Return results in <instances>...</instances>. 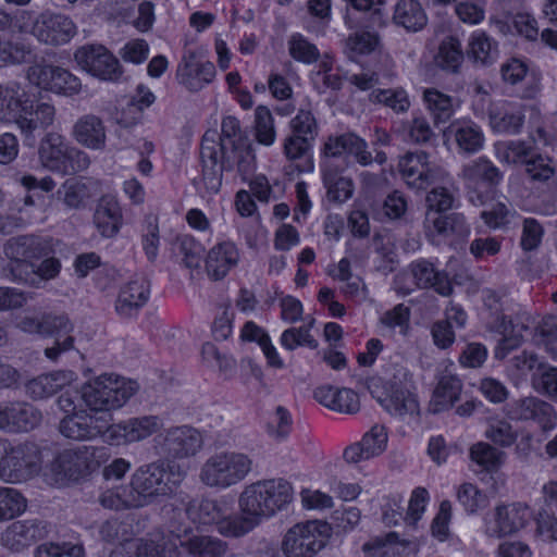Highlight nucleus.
<instances>
[{
  "instance_id": "nucleus-42",
  "label": "nucleus",
  "mask_w": 557,
  "mask_h": 557,
  "mask_svg": "<svg viewBox=\"0 0 557 557\" xmlns=\"http://www.w3.org/2000/svg\"><path fill=\"white\" fill-rule=\"evenodd\" d=\"M422 99L435 125L446 123L455 112L454 98L435 88H425Z\"/></svg>"
},
{
  "instance_id": "nucleus-7",
  "label": "nucleus",
  "mask_w": 557,
  "mask_h": 557,
  "mask_svg": "<svg viewBox=\"0 0 557 557\" xmlns=\"http://www.w3.org/2000/svg\"><path fill=\"white\" fill-rule=\"evenodd\" d=\"M0 479L8 483L26 481L39 469L38 451L34 444L21 443L12 446L0 438Z\"/></svg>"
},
{
  "instance_id": "nucleus-25",
  "label": "nucleus",
  "mask_w": 557,
  "mask_h": 557,
  "mask_svg": "<svg viewBox=\"0 0 557 557\" xmlns=\"http://www.w3.org/2000/svg\"><path fill=\"white\" fill-rule=\"evenodd\" d=\"M524 367L532 388L542 395L557 397V367L537 356L524 355Z\"/></svg>"
},
{
  "instance_id": "nucleus-47",
  "label": "nucleus",
  "mask_w": 557,
  "mask_h": 557,
  "mask_svg": "<svg viewBox=\"0 0 557 557\" xmlns=\"http://www.w3.org/2000/svg\"><path fill=\"white\" fill-rule=\"evenodd\" d=\"M181 546L187 548L194 557H222L227 550V544L212 536H193L181 541Z\"/></svg>"
},
{
  "instance_id": "nucleus-27",
  "label": "nucleus",
  "mask_w": 557,
  "mask_h": 557,
  "mask_svg": "<svg viewBox=\"0 0 557 557\" xmlns=\"http://www.w3.org/2000/svg\"><path fill=\"white\" fill-rule=\"evenodd\" d=\"M431 0H398L394 7L392 21L408 33L422 30L428 24L425 7Z\"/></svg>"
},
{
  "instance_id": "nucleus-8",
  "label": "nucleus",
  "mask_w": 557,
  "mask_h": 557,
  "mask_svg": "<svg viewBox=\"0 0 557 557\" xmlns=\"http://www.w3.org/2000/svg\"><path fill=\"white\" fill-rule=\"evenodd\" d=\"M153 442L157 453L170 463L196 456L203 446L201 433L190 425L168 428Z\"/></svg>"
},
{
  "instance_id": "nucleus-17",
  "label": "nucleus",
  "mask_w": 557,
  "mask_h": 557,
  "mask_svg": "<svg viewBox=\"0 0 557 557\" xmlns=\"http://www.w3.org/2000/svg\"><path fill=\"white\" fill-rule=\"evenodd\" d=\"M363 147V139L355 134L346 133L339 136H330L324 144L322 152L323 174H338L345 170L346 158L350 151H359Z\"/></svg>"
},
{
  "instance_id": "nucleus-56",
  "label": "nucleus",
  "mask_w": 557,
  "mask_h": 557,
  "mask_svg": "<svg viewBox=\"0 0 557 557\" xmlns=\"http://www.w3.org/2000/svg\"><path fill=\"white\" fill-rule=\"evenodd\" d=\"M288 52L294 60L305 64L314 63L320 58L317 46L298 33L290 36Z\"/></svg>"
},
{
  "instance_id": "nucleus-20",
  "label": "nucleus",
  "mask_w": 557,
  "mask_h": 557,
  "mask_svg": "<svg viewBox=\"0 0 557 557\" xmlns=\"http://www.w3.org/2000/svg\"><path fill=\"white\" fill-rule=\"evenodd\" d=\"M1 430L8 432H28L41 422L39 410L26 403L0 404Z\"/></svg>"
},
{
  "instance_id": "nucleus-13",
  "label": "nucleus",
  "mask_w": 557,
  "mask_h": 557,
  "mask_svg": "<svg viewBox=\"0 0 557 557\" xmlns=\"http://www.w3.org/2000/svg\"><path fill=\"white\" fill-rule=\"evenodd\" d=\"M74 324L65 313H42V337H53L54 343L51 347L45 349V356L52 361L74 349L75 338L72 335Z\"/></svg>"
},
{
  "instance_id": "nucleus-14",
  "label": "nucleus",
  "mask_w": 557,
  "mask_h": 557,
  "mask_svg": "<svg viewBox=\"0 0 557 557\" xmlns=\"http://www.w3.org/2000/svg\"><path fill=\"white\" fill-rule=\"evenodd\" d=\"M162 425V420L158 416H141L112 424L107 428V433L113 444H131L150 437Z\"/></svg>"
},
{
  "instance_id": "nucleus-9",
  "label": "nucleus",
  "mask_w": 557,
  "mask_h": 557,
  "mask_svg": "<svg viewBox=\"0 0 557 557\" xmlns=\"http://www.w3.org/2000/svg\"><path fill=\"white\" fill-rule=\"evenodd\" d=\"M74 60L83 71L101 81L117 83L124 73L119 59L100 44L78 47Z\"/></svg>"
},
{
  "instance_id": "nucleus-40",
  "label": "nucleus",
  "mask_w": 557,
  "mask_h": 557,
  "mask_svg": "<svg viewBox=\"0 0 557 557\" xmlns=\"http://www.w3.org/2000/svg\"><path fill=\"white\" fill-rule=\"evenodd\" d=\"M524 420L533 421L543 432H550L557 425L554 406L536 397L524 398Z\"/></svg>"
},
{
  "instance_id": "nucleus-49",
  "label": "nucleus",
  "mask_w": 557,
  "mask_h": 557,
  "mask_svg": "<svg viewBox=\"0 0 557 557\" xmlns=\"http://www.w3.org/2000/svg\"><path fill=\"white\" fill-rule=\"evenodd\" d=\"M63 199L71 208L81 207L86 199L91 197L95 185L88 176H72L62 185Z\"/></svg>"
},
{
  "instance_id": "nucleus-59",
  "label": "nucleus",
  "mask_w": 557,
  "mask_h": 557,
  "mask_svg": "<svg viewBox=\"0 0 557 557\" xmlns=\"http://www.w3.org/2000/svg\"><path fill=\"white\" fill-rule=\"evenodd\" d=\"M175 249L183 257L182 261L186 268L197 269L200 265L203 247L193 237H180L175 244Z\"/></svg>"
},
{
  "instance_id": "nucleus-35",
  "label": "nucleus",
  "mask_w": 557,
  "mask_h": 557,
  "mask_svg": "<svg viewBox=\"0 0 557 557\" xmlns=\"http://www.w3.org/2000/svg\"><path fill=\"white\" fill-rule=\"evenodd\" d=\"M498 55V45L486 33L476 30L471 34L466 49V57L475 65L490 66Z\"/></svg>"
},
{
  "instance_id": "nucleus-30",
  "label": "nucleus",
  "mask_w": 557,
  "mask_h": 557,
  "mask_svg": "<svg viewBox=\"0 0 557 557\" xmlns=\"http://www.w3.org/2000/svg\"><path fill=\"white\" fill-rule=\"evenodd\" d=\"M122 210L114 196H102L97 205L94 223L99 233L107 238L117 234L122 225Z\"/></svg>"
},
{
  "instance_id": "nucleus-55",
  "label": "nucleus",
  "mask_w": 557,
  "mask_h": 557,
  "mask_svg": "<svg viewBox=\"0 0 557 557\" xmlns=\"http://www.w3.org/2000/svg\"><path fill=\"white\" fill-rule=\"evenodd\" d=\"M457 499L470 515L476 513L490 504L487 495L472 483H463L458 487Z\"/></svg>"
},
{
  "instance_id": "nucleus-33",
  "label": "nucleus",
  "mask_w": 557,
  "mask_h": 557,
  "mask_svg": "<svg viewBox=\"0 0 557 557\" xmlns=\"http://www.w3.org/2000/svg\"><path fill=\"white\" fill-rule=\"evenodd\" d=\"M461 391V380L447 370L443 371L432 396L433 412L450 409L459 400Z\"/></svg>"
},
{
  "instance_id": "nucleus-45",
  "label": "nucleus",
  "mask_w": 557,
  "mask_h": 557,
  "mask_svg": "<svg viewBox=\"0 0 557 557\" xmlns=\"http://www.w3.org/2000/svg\"><path fill=\"white\" fill-rule=\"evenodd\" d=\"M98 500L103 508L110 510L140 508L131 483L103 491Z\"/></svg>"
},
{
  "instance_id": "nucleus-64",
  "label": "nucleus",
  "mask_w": 557,
  "mask_h": 557,
  "mask_svg": "<svg viewBox=\"0 0 557 557\" xmlns=\"http://www.w3.org/2000/svg\"><path fill=\"white\" fill-rule=\"evenodd\" d=\"M292 430V417L286 408L277 406L267 423L269 435L275 440H285Z\"/></svg>"
},
{
  "instance_id": "nucleus-4",
  "label": "nucleus",
  "mask_w": 557,
  "mask_h": 557,
  "mask_svg": "<svg viewBox=\"0 0 557 557\" xmlns=\"http://www.w3.org/2000/svg\"><path fill=\"white\" fill-rule=\"evenodd\" d=\"M253 461L239 451H219L208 457L199 472L201 483L211 488L225 490L244 481L252 470Z\"/></svg>"
},
{
  "instance_id": "nucleus-50",
  "label": "nucleus",
  "mask_w": 557,
  "mask_h": 557,
  "mask_svg": "<svg viewBox=\"0 0 557 557\" xmlns=\"http://www.w3.org/2000/svg\"><path fill=\"white\" fill-rule=\"evenodd\" d=\"M405 541H400L396 532H388L384 536H375L363 544V550L370 557H395L405 548Z\"/></svg>"
},
{
  "instance_id": "nucleus-37",
  "label": "nucleus",
  "mask_w": 557,
  "mask_h": 557,
  "mask_svg": "<svg viewBox=\"0 0 557 557\" xmlns=\"http://www.w3.org/2000/svg\"><path fill=\"white\" fill-rule=\"evenodd\" d=\"M74 136L82 145L92 149H100L104 146L106 141L103 123L96 115H84L74 125Z\"/></svg>"
},
{
  "instance_id": "nucleus-23",
  "label": "nucleus",
  "mask_w": 557,
  "mask_h": 557,
  "mask_svg": "<svg viewBox=\"0 0 557 557\" xmlns=\"http://www.w3.org/2000/svg\"><path fill=\"white\" fill-rule=\"evenodd\" d=\"M409 269L419 288H432L443 297L453 294L454 288L447 273L436 269L433 262L418 259L410 263Z\"/></svg>"
},
{
  "instance_id": "nucleus-18",
  "label": "nucleus",
  "mask_w": 557,
  "mask_h": 557,
  "mask_svg": "<svg viewBox=\"0 0 557 557\" xmlns=\"http://www.w3.org/2000/svg\"><path fill=\"white\" fill-rule=\"evenodd\" d=\"M48 534V524L40 519H25L12 522L2 534L3 545L21 552Z\"/></svg>"
},
{
  "instance_id": "nucleus-5",
  "label": "nucleus",
  "mask_w": 557,
  "mask_h": 557,
  "mask_svg": "<svg viewBox=\"0 0 557 557\" xmlns=\"http://www.w3.org/2000/svg\"><path fill=\"white\" fill-rule=\"evenodd\" d=\"M137 389L135 381L102 374L82 386L81 400L91 411H110L124 406Z\"/></svg>"
},
{
  "instance_id": "nucleus-62",
  "label": "nucleus",
  "mask_w": 557,
  "mask_h": 557,
  "mask_svg": "<svg viewBox=\"0 0 557 557\" xmlns=\"http://www.w3.org/2000/svg\"><path fill=\"white\" fill-rule=\"evenodd\" d=\"M34 557H84V548L66 542H47L37 546Z\"/></svg>"
},
{
  "instance_id": "nucleus-61",
  "label": "nucleus",
  "mask_w": 557,
  "mask_h": 557,
  "mask_svg": "<svg viewBox=\"0 0 557 557\" xmlns=\"http://www.w3.org/2000/svg\"><path fill=\"white\" fill-rule=\"evenodd\" d=\"M455 196L448 188L434 187L426 195V213H434L433 216L442 215V212L455 207Z\"/></svg>"
},
{
  "instance_id": "nucleus-10",
  "label": "nucleus",
  "mask_w": 557,
  "mask_h": 557,
  "mask_svg": "<svg viewBox=\"0 0 557 557\" xmlns=\"http://www.w3.org/2000/svg\"><path fill=\"white\" fill-rule=\"evenodd\" d=\"M27 78L37 87L57 95L72 97L82 90L81 79L69 70L52 64H34Z\"/></svg>"
},
{
  "instance_id": "nucleus-38",
  "label": "nucleus",
  "mask_w": 557,
  "mask_h": 557,
  "mask_svg": "<svg viewBox=\"0 0 557 557\" xmlns=\"http://www.w3.org/2000/svg\"><path fill=\"white\" fill-rule=\"evenodd\" d=\"M313 140L307 139L306 136L290 134L284 143V151L286 157L293 162L294 170L298 174L310 173L313 171V161L308 154Z\"/></svg>"
},
{
  "instance_id": "nucleus-41",
  "label": "nucleus",
  "mask_w": 557,
  "mask_h": 557,
  "mask_svg": "<svg viewBox=\"0 0 557 557\" xmlns=\"http://www.w3.org/2000/svg\"><path fill=\"white\" fill-rule=\"evenodd\" d=\"M25 94L20 92L17 84L8 86L0 97V120L3 122H14L22 120L29 104L28 99H24Z\"/></svg>"
},
{
  "instance_id": "nucleus-39",
  "label": "nucleus",
  "mask_w": 557,
  "mask_h": 557,
  "mask_svg": "<svg viewBox=\"0 0 557 557\" xmlns=\"http://www.w3.org/2000/svg\"><path fill=\"white\" fill-rule=\"evenodd\" d=\"M67 148L60 134L48 133L38 151L42 166L49 171L60 170L61 165H64Z\"/></svg>"
},
{
  "instance_id": "nucleus-19",
  "label": "nucleus",
  "mask_w": 557,
  "mask_h": 557,
  "mask_svg": "<svg viewBox=\"0 0 557 557\" xmlns=\"http://www.w3.org/2000/svg\"><path fill=\"white\" fill-rule=\"evenodd\" d=\"M387 431L384 425L374 424L360 442L347 446L343 453V458L348 463H358L380 456L387 446Z\"/></svg>"
},
{
  "instance_id": "nucleus-32",
  "label": "nucleus",
  "mask_w": 557,
  "mask_h": 557,
  "mask_svg": "<svg viewBox=\"0 0 557 557\" xmlns=\"http://www.w3.org/2000/svg\"><path fill=\"white\" fill-rule=\"evenodd\" d=\"M445 136L453 137L458 148L468 153L480 150L483 146L484 135L474 122L470 120H456L445 131Z\"/></svg>"
},
{
  "instance_id": "nucleus-11",
  "label": "nucleus",
  "mask_w": 557,
  "mask_h": 557,
  "mask_svg": "<svg viewBox=\"0 0 557 557\" xmlns=\"http://www.w3.org/2000/svg\"><path fill=\"white\" fill-rule=\"evenodd\" d=\"M185 515L193 523L202 525L216 524L218 531L225 536L239 537L244 534L226 532L239 515L231 516L227 504L216 499H190L185 506Z\"/></svg>"
},
{
  "instance_id": "nucleus-24",
  "label": "nucleus",
  "mask_w": 557,
  "mask_h": 557,
  "mask_svg": "<svg viewBox=\"0 0 557 557\" xmlns=\"http://www.w3.org/2000/svg\"><path fill=\"white\" fill-rule=\"evenodd\" d=\"M150 294V284L145 277H136L120 289L115 310L122 318H132L143 308Z\"/></svg>"
},
{
  "instance_id": "nucleus-58",
  "label": "nucleus",
  "mask_w": 557,
  "mask_h": 557,
  "mask_svg": "<svg viewBox=\"0 0 557 557\" xmlns=\"http://www.w3.org/2000/svg\"><path fill=\"white\" fill-rule=\"evenodd\" d=\"M176 79L191 92H197L202 89L200 74H198L194 65V52H189L183 57L182 62L177 66Z\"/></svg>"
},
{
  "instance_id": "nucleus-21",
  "label": "nucleus",
  "mask_w": 557,
  "mask_h": 557,
  "mask_svg": "<svg viewBox=\"0 0 557 557\" xmlns=\"http://www.w3.org/2000/svg\"><path fill=\"white\" fill-rule=\"evenodd\" d=\"M107 422L79 410L64 417L59 425L61 434L75 441H88L96 438L107 430Z\"/></svg>"
},
{
  "instance_id": "nucleus-22",
  "label": "nucleus",
  "mask_w": 557,
  "mask_h": 557,
  "mask_svg": "<svg viewBox=\"0 0 557 557\" xmlns=\"http://www.w3.org/2000/svg\"><path fill=\"white\" fill-rule=\"evenodd\" d=\"M55 108L48 102H38L36 106L30 101L27 112L22 120H17V127L24 136L25 145L33 147L36 144V132L45 131L53 124Z\"/></svg>"
},
{
  "instance_id": "nucleus-52",
  "label": "nucleus",
  "mask_w": 557,
  "mask_h": 557,
  "mask_svg": "<svg viewBox=\"0 0 557 557\" xmlns=\"http://www.w3.org/2000/svg\"><path fill=\"white\" fill-rule=\"evenodd\" d=\"M27 500L22 493L13 487H0V521L11 520L22 515Z\"/></svg>"
},
{
  "instance_id": "nucleus-63",
  "label": "nucleus",
  "mask_w": 557,
  "mask_h": 557,
  "mask_svg": "<svg viewBox=\"0 0 557 557\" xmlns=\"http://www.w3.org/2000/svg\"><path fill=\"white\" fill-rule=\"evenodd\" d=\"M377 44L379 37L376 35L369 32L357 33L346 39V50L348 57L354 59L357 55L371 53Z\"/></svg>"
},
{
  "instance_id": "nucleus-34",
  "label": "nucleus",
  "mask_w": 557,
  "mask_h": 557,
  "mask_svg": "<svg viewBox=\"0 0 557 557\" xmlns=\"http://www.w3.org/2000/svg\"><path fill=\"white\" fill-rule=\"evenodd\" d=\"M60 268L58 259L47 258L38 267L33 263H18L11 268V272L15 281L38 286L41 282L55 277Z\"/></svg>"
},
{
  "instance_id": "nucleus-2",
  "label": "nucleus",
  "mask_w": 557,
  "mask_h": 557,
  "mask_svg": "<svg viewBox=\"0 0 557 557\" xmlns=\"http://www.w3.org/2000/svg\"><path fill=\"white\" fill-rule=\"evenodd\" d=\"M247 145V137L239 121L232 115L223 117L221 133L208 129L202 136L200 159L203 172H231L238 151Z\"/></svg>"
},
{
  "instance_id": "nucleus-54",
  "label": "nucleus",
  "mask_w": 557,
  "mask_h": 557,
  "mask_svg": "<svg viewBox=\"0 0 557 557\" xmlns=\"http://www.w3.org/2000/svg\"><path fill=\"white\" fill-rule=\"evenodd\" d=\"M468 198L474 206H485L494 197V187L497 176H468Z\"/></svg>"
},
{
  "instance_id": "nucleus-60",
  "label": "nucleus",
  "mask_w": 557,
  "mask_h": 557,
  "mask_svg": "<svg viewBox=\"0 0 557 557\" xmlns=\"http://www.w3.org/2000/svg\"><path fill=\"white\" fill-rule=\"evenodd\" d=\"M256 138L265 146H270L275 139V129L271 111L263 106H259L255 112Z\"/></svg>"
},
{
  "instance_id": "nucleus-44",
  "label": "nucleus",
  "mask_w": 557,
  "mask_h": 557,
  "mask_svg": "<svg viewBox=\"0 0 557 557\" xmlns=\"http://www.w3.org/2000/svg\"><path fill=\"white\" fill-rule=\"evenodd\" d=\"M69 379L63 372H54L49 374H41L26 384V394L33 399L48 398L58 393Z\"/></svg>"
},
{
  "instance_id": "nucleus-26",
  "label": "nucleus",
  "mask_w": 557,
  "mask_h": 557,
  "mask_svg": "<svg viewBox=\"0 0 557 557\" xmlns=\"http://www.w3.org/2000/svg\"><path fill=\"white\" fill-rule=\"evenodd\" d=\"M522 527L519 503L498 505L491 518H485V533L492 537H503L519 531Z\"/></svg>"
},
{
  "instance_id": "nucleus-46",
  "label": "nucleus",
  "mask_w": 557,
  "mask_h": 557,
  "mask_svg": "<svg viewBox=\"0 0 557 557\" xmlns=\"http://www.w3.org/2000/svg\"><path fill=\"white\" fill-rule=\"evenodd\" d=\"M382 406L394 416L414 418L419 414V404L413 394L407 389H395L381 400Z\"/></svg>"
},
{
  "instance_id": "nucleus-28",
  "label": "nucleus",
  "mask_w": 557,
  "mask_h": 557,
  "mask_svg": "<svg viewBox=\"0 0 557 557\" xmlns=\"http://www.w3.org/2000/svg\"><path fill=\"white\" fill-rule=\"evenodd\" d=\"M4 253L14 261L12 267H17L18 263H30V260L46 256L48 246L39 236L23 235L8 240Z\"/></svg>"
},
{
  "instance_id": "nucleus-16",
  "label": "nucleus",
  "mask_w": 557,
  "mask_h": 557,
  "mask_svg": "<svg viewBox=\"0 0 557 557\" xmlns=\"http://www.w3.org/2000/svg\"><path fill=\"white\" fill-rule=\"evenodd\" d=\"M76 25L63 14L44 12L34 22L32 33L47 45H64L76 35Z\"/></svg>"
},
{
  "instance_id": "nucleus-51",
  "label": "nucleus",
  "mask_w": 557,
  "mask_h": 557,
  "mask_svg": "<svg viewBox=\"0 0 557 557\" xmlns=\"http://www.w3.org/2000/svg\"><path fill=\"white\" fill-rule=\"evenodd\" d=\"M369 98L371 102L384 104L398 114L406 113L411 106L407 91L401 87L375 89Z\"/></svg>"
},
{
  "instance_id": "nucleus-6",
  "label": "nucleus",
  "mask_w": 557,
  "mask_h": 557,
  "mask_svg": "<svg viewBox=\"0 0 557 557\" xmlns=\"http://www.w3.org/2000/svg\"><path fill=\"white\" fill-rule=\"evenodd\" d=\"M331 535L332 527L325 521L299 522L285 533L282 550L286 557H313L325 547Z\"/></svg>"
},
{
  "instance_id": "nucleus-29",
  "label": "nucleus",
  "mask_w": 557,
  "mask_h": 557,
  "mask_svg": "<svg viewBox=\"0 0 557 557\" xmlns=\"http://www.w3.org/2000/svg\"><path fill=\"white\" fill-rule=\"evenodd\" d=\"M238 260L239 252L234 243H219L207 255V273L211 278L219 281L226 276L230 270L237 264Z\"/></svg>"
},
{
  "instance_id": "nucleus-31",
  "label": "nucleus",
  "mask_w": 557,
  "mask_h": 557,
  "mask_svg": "<svg viewBox=\"0 0 557 557\" xmlns=\"http://www.w3.org/2000/svg\"><path fill=\"white\" fill-rule=\"evenodd\" d=\"M434 213H426L424 226L428 236H467L470 227L466 218L461 213L453 212L450 214L433 216Z\"/></svg>"
},
{
  "instance_id": "nucleus-43",
  "label": "nucleus",
  "mask_w": 557,
  "mask_h": 557,
  "mask_svg": "<svg viewBox=\"0 0 557 557\" xmlns=\"http://www.w3.org/2000/svg\"><path fill=\"white\" fill-rule=\"evenodd\" d=\"M465 57L466 52H463L460 40L457 37L448 36L440 44L435 61L442 70L458 74Z\"/></svg>"
},
{
  "instance_id": "nucleus-12",
  "label": "nucleus",
  "mask_w": 557,
  "mask_h": 557,
  "mask_svg": "<svg viewBox=\"0 0 557 557\" xmlns=\"http://www.w3.org/2000/svg\"><path fill=\"white\" fill-rule=\"evenodd\" d=\"M103 448L95 446H78L76 448L64 449L55 458L53 471L70 480H78L89 474L99 466Z\"/></svg>"
},
{
  "instance_id": "nucleus-3",
  "label": "nucleus",
  "mask_w": 557,
  "mask_h": 557,
  "mask_svg": "<svg viewBox=\"0 0 557 557\" xmlns=\"http://www.w3.org/2000/svg\"><path fill=\"white\" fill-rule=\"evenodd\" d=\"M185 476L178 465L158 460L136 469L131 485L140 507L152 504L160 496L174 493Z\"/></svg>"
},
{
  "instance_id": "nucleus-1",
  "label": "nucleus",
  "mask_w": 557,
  "mask_h": 557,
  "mask_svg": "<svg viewBox=\"0 0 557 557\" xmlns=\"http://www.w3.org/2000/svg\"><path fill=\"white\" fill-rule=\"evenodd\" d=\"M292 484L284 479L261 480L245 487L239 496L240 515L226 530L233 534H247L262 520L275 516L293 502Z\"/></svg>"
},
{
  "instance_id": "nucleus-15",
  "label": "nucleus",
  "mask_w": 557,
  "mask_h": 557,
  "mask_svg": "<svg viewBox=\"0 0 557 557\" xmlns=\"http://www.w3.org/2000/svg\"><path fill=\"white\" fill-rule=\"evenodd\" d=\"M109 557H177V544L162 534L126 541Z\"/></svg>"
},
{
  "instance_id": "nucleus-48",
  "label": "nucleus",
  "mask_w": 557,
  "mask_h": 557,
  "mask_svg": "<svg viewBox=\"0 0 557 557\" xmlns=\"http://www.w3.org/2000/svg\"><path fill=\"white\" fill-rule=\"evenodd\" d=\"M98 533L103 542L121 545L126 541L134 540L135 531L131 519L111 518L100 524Z\"/></svg>"
},
{
  "instance_id": "nucleus-36",
  "label": "nucleus",
  "mask_w": 557,
  "mask_h": 557,
  "mask_svg": "<svg viewBox=\"0 0 557 557\" xmlns=\"http://www.w3.org/2000/svg\"><path fill=\"white\" fill-rule=\"evenodd\" d=\"M491 329L499 333L503 337L495 348L494 356L496 359L506 358L512 350L517 349L521 344V330H517L512 320L505 314L498 315L491 322Z\"/></svg>"
},
{
  "instance_id": "nucleus-53",
  "label": "nucleus",
  "mask_w": 557,
  "mask_h": 557,
  "mask_svg": "<svg viewBox=\"0 0 557 557\" xmlns=\"http://www.w3.org/2000/svg\"><path fill=\"white\" fill-rule=\"evenodd\" d=\"M553 123L548 125L544 121L537 107H529V137L536 146H546L553 140L556 132Z\"/></svg>"
},
{
  "instance_id": "nucleus-57",
  "label": "nucleus",
  "mask_w": 557,
  "mask_h": 557,
  "mask_svg": "<svg viewBox=\"0 0 557 557\" xmlns=\"http://www.w3.org/2000/svg\"><path fill=\"white\" fill-rule=\"evenodd\" d=\"M471 460L487 471L498 469L503 453L487 443H476L470 448Z\"/></svg>"
}]
</instances>
